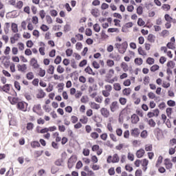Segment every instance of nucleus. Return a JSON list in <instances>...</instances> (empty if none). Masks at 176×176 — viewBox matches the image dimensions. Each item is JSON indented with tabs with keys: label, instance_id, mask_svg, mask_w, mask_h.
I'll return each instance as SVG.
<instances>
[{
	"label": "nucleus",
	"instance_id": "obj_1",
	"mask_svg": "<svg viewBox=\"0 0 176 176\" xmlns=\"http://www.w3.org/2000/svg\"><path fill=\"white\" fill-rule=\"evenodd\" d=\"M25 104H26V105H28V104H27V103H25ZM25 104L24 103V102H19L16 104V107L20 111H23L24 112H25V111H27V109H24Z\"/></svg>",
	"mask_w": 176,
	"mask_h": 176
},
{
	"label": "nucleus",
	"instance_id": "obj_2",
	"mask_svg": "<svg viewBox=\"0 0 176 176\" xmlns=\"http://www.w3.org/2000/svg\"><path fill=\"white\" fill-rule=\"evenodd\" d=\"M131 123H133V124H137L138 122H140V117H138L137 114H133L131 116Z\"/></svg>",
	"mask_w": 176,
	"mask_h": 176
},
{
	"label": "nucleus",
	"instance_id": "obj_3",
	"mask_svg": "<svg viewBox=\"0 0 176 176\" xmlns=\"http://www.w3.org/2000/svg\"><path fill=\"white\" fill-rule=\"evenodd\" d=\"M100 113L102 116H104V118H108L109 116V110H107V108H102L100 109Z\"/></svg>",
	"mask_w": 176,
	"mask_h": 176
},
{
	"label": "nucleus",
	"instance_id": "obj_4",
	"mask_svg": "<svg viewBox=\"0 0 176 176\" xmlns=\"http://www.w3.org/2000/svg\"><path fill=\"white\" fill-rule=\"evenodd\" d=\"M30 64H31L32 67H34V69L39 68V65L38 64V60H36V59H35V58H33L31 59Z\"/></svg>",
	"mask_w": 176,
	"mask_h": 176
},
{
	"label": "nucleus",
	"instance_id": "obj_5",
	"mask_svg": "<svg viewBox=\"0 0 176 176\" xmlns=\"http://www.w3.org/2000/svg\"><path fill=\"white\" fill-rule=\"evenodd\" d=\"M145 155V151L143 148H140L136 152V156L138 159H141Z\"/></svg>",
	"mask_w": 176,
	"mask_h": 176
},
{
	"label": "nucleus",
	"instance_id": "obj_6",
	"mask_svg": "<svg viewBox=\"0 0 176 176\" xmlns=\"http://www.w3.org/2000/svg\"><path fill=\"white\" fill-rule=\"evenodd\" d=\"M118 102L117 101H114L111 103V104L110 105V109L111 111V112H115V111H116V109H118Z\"/></svg>",
	"mask_w": 176,
	"mask_h": 176
},
{
	"label": "nucleus",
	"instance_id": "obj_7",
	"mask_svg": "<svg viewBox=\"0 0 176 176\" xmlns=\"http://www.w3.org/2000/svg\"><path fill=\"white\" fill-rule=\"evenodd\" d=\"M91 14L94 17H98L100 16V10L98 8H94L91 10Z\"/></svg>",
	"mask_w": 176,
	"mask_h": 176
},
{
	"label": "nucleus",
	"instance_id": "obj_8",
	"mask_svg": "<svg viewBox=\"0 0 176 176\" xmlns=\"http://www.w3.org/2000/svg\"><path fill=\"white\" fill-rule=\"evenodd\" d=\"M74 164H75V161H74V157H71L68 160V162H67L68 168H72V167H74Z\"/></svg>",
	"mask_w": 176,
	"mask_h": 176
},
{
	"label": "nucleus",
	"instance_id": "obj_9",
	"mask_svg": "<svg viewBox=\"0 0 176 176\" xmlns=\"http://www.w3.org/2000/svg\"><path fill=\"white\" fill-rule=\"evenodd\" d=\"M85 72L87 74H89V75H93L94 76V75H96V73L93 72V69H91V67H90V66H87L85 69Z\"/></svg>",
	"mask_w": 176,
	"mask_h": 176
},
{
	"label": "nucleus",
	"instance_id": "obj_10",
	"mask_svg": "<svg viewBox=\"0 0 176 176\" xmlns=\"http://www.w3.org/2000/svg\"><path fill=\"white\" fill-rule=\"evenodd\" d=\"M131 134L133 137H138L140 135V131L138 129L135 128L131 131Z\"/></svg>",
	"mask_w": 176,
	"mask_h": 176
},
{
	"label": "nucleus",
	"instance_id": "obj_11",
	"mask_svg": "<svg viewBox=\"0 0 176 176\" xmlns=\"http://www.w3.org/2000/svg\"><path fill=\"white\" fill-rule=\"evenodd\" d=\"M18 71H20L21 72H24L25 70H27V65H17Z\"/></svg>",
	"mask_w": 176,
	"mask_h": 176
},
{
	"label": "nucleus",
	"instance_id": "obj_12",
	"mask_svg": "<svg viewBox=\"0 0 176 176\" xmlns=\"http://www.w3.org/2000/svg\"><path fill=\"white\" fill-rule=\"evenodd\" d=\"M11 28H12V32H14V34H16V32H19V27L16 23H12L11 25Z\"/></svg>",
	"mask_w": 176,
	"mask_h": 176
},
{
	"label": "nucleus",
	"instance_id": "obj_13",
	"mask_svg": "<svg viewBox=\"0 0 176 176\" xmlns=\"http://www.w3.org/2000/svg\"><path fill=\"white\" fill-rule=\"evenodd\" d=\"M45 96H46V93L43 89H40L38 94L36 95V98H44Z\"/></svg>",
	"mask_w": 176,
	"mask_h": 176
},
{
	"label": "nucleus",
	"instance_id": "obj_14",
	"mask_svg": "<svg viewBox=\"0 0 176 176\" xmlns=\"http://www.w3.org/2000/svg\"><path fill=\"white\" fill-rule=\"evenodd\" d=\"M120 160V158L119 157V155H118V153H116L113 155L112 163H119Z\"/></svg>",
	"mask_w": 176,
	"mask_h": 176
},
{
	"label": "nucleus",
	"instance_id": "obj_15",
	"mask_svg": "<svg viewBox=\"0 0 176 176\" xmlns=\"http://www.w3.org/2000/svg\"><path fill=\"white\" fill-rule=\"evenodd\" d=\"M30 145L32 146V148H39V146H41V144L39 143V142L38 141H33L30 143Z\"/></svg>",
	"mask_w": 176,
	"mask_h": 176
},
{
	"label": "nucleus",
	"instance_id": "obj_16",
	"mask_svg": "<svg viewBox=\"0 0 176 176\" xmlns=\"http://www.w3.org/2000/svg\"><path fill=\"white\" fill-rule=\"evenodd\" d=\"M121 68H122L124 72H127V71H129V65L124 62L121 63Z\"/></svg>",
	"mask_w": 176,
	"mask_h": 176
},
{
	"label": "nucleus",
	"instance_id": "obj_17",
	"mask_svg": "<svg viewBox=\"0 0 176 176\" xmlns=\"http://www.w3.org/2000/svg\"><path fill=\"white\" fill-rule=\"evenodd\" d=\"M134 62L135 64H137V65H142L144 60L141 58H135Z\"/></svg>",
	"mask_w": 176,
	"mask_h": 176
},
{
	"label": "nucleus",
	"instance_id": "obj_18",
	"mask_svg": "<svg viewBox=\"0 0 176 176\" xmlns=\"http://www.w3.org/2000/svg\"><path fill=\"white\" fill-rule=\"evenodd\" d=\"M147 39L151 43H155V35L152 34H148Z\"/></svg>",
	"mask_w": 176,
	"mask_h": 176
},
{
	"label": "nucleus",
	"instance_id": "obj_19",
	"mask_svg": "<svg viewBox=\"0 0 176 176\" xmlns=\"http://www.w3.org/2000/svg\"><path fill=\"white\" fill-rule=\"evenodd\" d=\"M122 93L124 96H130L131 93V89L130 88H125L123 91Z\"/></svg>",
	"mask_w": 176,
	"mask_h": 176
},
{
	"label": "nucleus",
	"instance_id": "obj_20",
	"mask_svg": "<svg viewBox=\"0 0 176 176\" xmlns=\"http://www.w3.org/2000/svg\"><path fill=\"white\" fill-rule=\"evenodd\" d=\"M94 31H95V32H100V31H101V27H100V25H98V23H96L94 25Z\"/></svg>",
	"mask_w": 176,
	"mask_h": 176
},
{
	"label": "nucleus",
	"instance_id": "obj_21",
	"mask_svg": "<svg viewBox=\"0 0 176 176\" xmlns=\"http://www.w3.org/2000/svg\"><path fill=\"white\" fill-rule=\"evenodd\" d=\"M10 90V85L9 84H6L5 85L3 86V91L5 93H8Z\"/></svg>",
	"mask_w": 176,
	"mask_h": 176
},
{
	"label": "nucleus",
	"instance_id": "obj_22",
	"mask_svg": "<svg viewBox=\"0 0 176 176\" xmlns=\"http://www.w3.org/2000/svg\"><path fill=\"white\" fill-rule=\"evenodd\" d=\"M91 108H92L93 109H100V104L92 102H91Z\"/></svg>",
	"mask_w": 176,
	"mask_h": 176
},
{
	"label": "nucleus",
	"instance_id": "obj_23",
	"mask_svg": "<svg viewBox=\"0 0 176 176\" xmlns=\"http://www.w3.org/2000/svg\"><path fill=\"white\" fill-rule=\"evenodd\" d=\"M38 75L41 78H43V76H45V75H46V70L43 69L41 67H40L39 68Z\"/></svg>",
	"mask_w": 176,
	"mask_h": 176
},
{
	"label": "nucleus",
	"instance_id": "obj_24",
	"mask_svg": "<svg viewBox=\"0 0 176 176\" xmlns=\"http://www.w3.org/2000/svg\"><path fill=\"white\" fill-rule=\"evenodd\" d=\"M113 87L116 91H120V90H122V87L120 86V84H119V83L113 84Z\"/></svg>",
	"mask_w": 176,
	"mask_h": 176
},
{
	"label": "nucleus",
	"instance_id": "obj_25",
	"mask_svg": "<svg viewBox=\"0 0 176 176\" xmlns=\"http://www.w3.org/2000/svg\"><path fill=\"white\" fill-rule=\"evenodd\" d=\"M9 28H10V24L9 23H6V26L4 28V32L8 35L9 34Z\"/></svg>",
	"mask_w": 176,
	"mask_h": 176
},
{
	"label": "nucleus",
	"instance_id": "obj_26",
	"mask_svg": "<svg viewBox=\"0 0 176 176\" xmlns=\"http://www.w3.org/2000/svg\"><path fill=\"white\" fill-rule=\"evenodd\" d=\"M146 63L148 64L149 65H152L155 64V59L151 57H148L146 59Z\"/></svg>",
	"mask_w": 176,
	"mask_h": 176
},
{
	"label": "nucleus",
	"instance_id": "obj_27",
	"mask_svg": "<svg viewBox=\"0 0 176 176\" xmlns=\"http://www.w3.org/2000/svg\"><path fill=\"white\" fill-rule=\"evenodd\" d=\"M14 86L15 89L18 90V91H20L21 90V86H20V82H19V81H15L14 83Z\"/></svg>",
	"mask_w": 176,
	"mask_h": 176
},
{
	"label": "nucleus",
	"instance_id": "obj_28",
	"mask_svg": "<svg viewBox=\"0 0 176 176\" xmlns=\"http://www.w3.org/2000/svg\"><path fill=\"white\" fill-rule=\"evenodd\" d=\"M159 65H154L150 68V71H151V72H156V71L159 70Z\"/></svg>",
	"mask_w": 176,
	"mask_h": 176
},
{
	"label": "nucleus",
	"instance_id": "obj_29",
	"mask_svg": "<svg viewBox=\"0 0 176 176\" xmlns=\"http://www.w3.org/2000/svg\"><path fill=\"white\" fill-rule=\"evenodd\" d=\"M26 78L28 80H32L34 79V74L32 72H28L26 74Z\"/></svg>",
	"mask_w": 176,
	"mask_h": 176
},
{
	"label": "nucleus",
	"instance_id": "obj_30",
	"mask_svg": "<svg viewBox=\"0 0 176 176\" xmlns=\"http://www.w3.org/2000/svg\"><path fill=\"white\" fill-rule=\"evenodd\" d=\"M138 25H139V27H142L143 25H145V21H144L142 18H139L138 20Z\"/></svg>",
	"mask_w": 176,
	"mask_h": 176
},
{
	"label": "nucleus",
	"instance_id": "obj_31",
	"mask_svg": "<svg viewBox=\"0 0 176 176\" xmlns=\"http://www.w3.org/2000/svg\"><path fill=\"white\" fill-rule=\"evenodd\" d=\"M166 65L168 68H174V67H175V63H174L173 60H170L167 63Z\"/></svg>",
	"mask_w": 176,
	"mask_h": 176
},
{
	"label": "nucleus",
	"instance_id": "obj_32",
	"mask_svg": "<svg viewBox=\"0 0 176 176\" xmlns=\"http://www.w3.org/2000/svg\"><path fill=\"white\" fill-rule=\"evenodd\" d=\"M171 113H173V109L171 107H168L166 109V114L168 118H171Z\"/></svg>",
	"mask_w": 176,
	"mask_h": 176
},
{
	"label": "nucleus",
	"instance_id": "obj_33",
	"mask_svg": "<svg viewBox=\"0 0 176 176\" xmlns=\"http://www.w3.org/2000/svg\"><path fill=\"white\" fill-rule=\"evenodd\" d=\"M85 35H87V36H91V35H93V32L91 31V29L87 28L85 30Z\"/></svg>",
	"mask_w": 176,
	"mask_h": 176
},
{
	"label": "nucleus",
	"instance_id": "obj_34",
	"mask_svg": "<svg viewBox=\"0 0 176 176\" xmlns=\"http://www.w3.org/2000/svg\"><path fill=\"white\" fill-rule=\"evenodd\" d=\"M48 74H50L51 75H53L54 74V66L50 65V67L47 70Z\"/></svg>",
	"mask_w": 176,
	"mask_h": 176
},
{
	"label": "nucleus",
	"instance_id": "obj_35",
	"mask_svg": "<svg viewBox=\"0 0 176 176\" xmlns=\"http://www.w3.org/2000/svg\"><path fill=\"white\" fill-rule=\"evenodd\" d=\"M137 13L139 15L142 14L143 12H144V9L142 8V6H140L138 7L137 10H136Z\"/></svg>",
	"mask_w": 176,
	"mask_h": 176
},
{
	"label": "nucleus",
	"instance_id": "obj_36",
	"mask_svg": "<svg viewBox=\"0 0 176 176\" xmlns=\"http://www.w3.org/2000/svg\"><path fill=\"white\" fill-rule=\"evenodd\" d=\"M119 102L121 105H126V102H127V99H126L125 98H120Z\"/></svg>",
	"mask_w": 176,
	"mask_h": 176
},
{
	"label": "nucleus",
	"instance_id": "obj_37",
	"mask_svg": "<svg viewBox=\"0 0 176 176\" xmlns=\"http://www.w3.org/2000/svg\"><path fill=\"white\" fill-rule=\"evenodd\" d=\"M138 52L139 54H140V56H146V53H145L144 50H142V47H140L138 48Z\"/></svg>",
	"mask_w": 176,
	"mask_h": 176
},
{
	"label": "nucleus",
	"instance_id": "obj_38",
	"mask_svg": "<svg viewBox=\"0 0 176 176\" xmlns=\"http://www.w3.org/2000/svg\"><path fill=\"white\" fill-rule=\"evenodd\" d=\"M148 123L151 127H155V126H156V122L155 120H153V119H150Z\"/></svg>",
	"mask_w": 176,
	"mask_h": 176
},
{
	"label": "nucleus",
	"instance_id": "obj_39",
	"mask_svg": "<svg viewBox=\"0 0 176 176\" xmlns=\"http://www.w3.org/2000/svg\"><path fill=\"white\" fill-rule=\"evenodd\" d=\"M80 122L82 123V124H86L88 122V118L86 116H83L82 118L80 119Z\"/></svg>",
	"mask_w": 176,
	"mask_h": 176
},
{
	"label": "nucleus",
	"instance_id": "obj_40",
	"mask_svg": "<svg viewBox=\"0 0 176 176\" xmlns=\"http://www.w3.org/2000/svg\"><path fill=\"white\" fill-rule=\"evenodd\" d=\"M56 71L57 72H58V74H63L64 71H65V69H64V67H61V65H58Z\"/></svg>",
	"mask_w": 176,
	"mask_h": 176
},
{
	"label": "nucleus",
	"instance_id": "obj_41",
	"mask_svg": "<svg viewBox=\"0 0 176 176\" xmlns=\"http://www.w3.org/2000/svg\"><path fill=\"white\" fill-rule=\"evenodd\" d=\"M166 47H168V49H171L172 50H174V49H175V47L174 46V43L169 42L166 44Z\"/></svg>",
	"mask_w": 176,
	"mask_h": 176
},
{
	"label": "nucleus",
	"instance_id": "obj_42",
	"mask_svg": "<svg viewBox=\"0 0 176 176\" xmlns=\"http://www.w3.org/2000/svg\"><path fill=\"white\" fill-rule=\"evenodd\" d=\"M167 105H168V107H175V101L169 100L167 101Z\"/></svg>",
	"mask_w": 176,
	"mask_h": 176
},
{
	"label": "nucleus",
	"instance_id": "obj_43",
	"mask_svg": "<svg viewBox=\"0 0 176 176\" xmlns=\"http://www.w3.org/2000/svg\"><path fill=\"white\" fill-rule=\"evenodd\" d=\"M41 30L43 31L44 32H46V31H49V27L45 24H43L41 26Z\"/></svg>",
	"mask_w": 176,
	"mask_h": 176
},
{
	"label": "nucleus",
	"instance_id": "obj_44",
	"mask_svg": "<svg viewBox=\"0 0 176 176\" xmlns=\"http://www.w3.org/2000/svg\"><path fill=\"white\" fill-rule=\"evenodd\" d=\"M128 46H129V44H127V41H124L121 44V48L124 49V51L127 50Z\"/></svg>",
	"mask_w": 176,
	"mask_h": 176
},
{
	"label": "nucleus",
	"instance_id": "obj_45",
	"mask_svg": "<svg viewBox=\"0 0 176 176\" xmlns=\"http://www.w3.org/2000/svg\"><path fill=\"white\" fill-rule=\"evenodd\" d=\"M72 53H74V51L71 49L66 50V56L67 57H71L72 56Z\"/></svg>",
	"mask_w": 176,
	"mask_h": 176
},
{
	"label": "nucleus",
	"instance_id": "obj_46",
	"mask_svg": "<svg viewBox=\"0 0 176 176\" xmlns=\"http://www.w3.org/2000/svg\"><path fill=\"white\" fill-rule=\"evenodd\" d=\"M107 64L108 67H113L115 65V62L111 59L107 60Z\"/></svg>",
	"mask_w": 176,
	"mask_h": 176
},
{
	"label": "nucleus",
	"instance_id": "obj_47",
	"mask_svg": "<svg viewBox=\"0 0 176 176\" xmlns=\"http://www.w3.org/2000/svg\"><path fill=\"white\" fill-rule=\"evenodd\" d=\"M91 138H94V140H97V138H98V137H100V135H98L97 133V132H92L91 133Z\"/></svg>",
	"mask_w": 176,
	"mask_h": 176
},
{
	"label": "nucleus",
	"instance_id": "obj_48",
	"mask_svg": "<svg viewBox=\"0 0 176 176\" xmlns=\"http://www.w3.org/2000/svg\"><path fill=\"white\" fill-rule=\"evenodd\" d=\"M61 56H57L56 59L54 60V63L58 65L61 63Z\"/></svg>",
	"mask_w": 176,
	"mask_h": 176
},
{
	"label": "nucleus",
	"instance_id": "obj_49",
	"mask_svg": "<svg viewBox=\"0 0 176 176\" xmlns=\"http://www.w3.org/2000/svg\"><path fill=\"white\" fill-rule=\"evenodd\" d=\"M24 97L28 100V101H31V100H32V96H31V94L29 93H25L24 94Z\"/></svg>",
	"mask_w": 176,
	"mask_h": 176
},
{
	"label": "nucleus",
	"instance_id": "obj_50",
	"mask_svg": "<svg viewBox=\"0 0 176 176\" xmlns=\"http://www.w3.org/2000/svg\"><path fill=\"white\" fill-rule=\"evenodd\" d=\"M12 105H15V104H17L19 102V98H12V101L10 102Z\"/></svg>",
	"mask_w": 176,
	"mask_h": 176
},
{
	"label": "nucleus",
	"instance_id": "obj_51",
	"mask_svg": "<svg viewBox=\"0 0 176 176\" xmlns=\"http://www.w3.org/2000/svg\"><path fill=\"white\" fill-rule=\"evenodd\" d=\"M27 130H32L34 129V124L32 122H29L27 124Z\"/></svg>",
	"mask_w": 176,
	"mask_h": 176
},
{
	"label": "nucleus",
	"instance_id": "obj_52",
	"mask_svg": "<svg viewBox=\"0 0 176 176\" xmlns=\"http://www.w3.org/2000/svg\"><path fill=\"white\" fill-rule=\"evenodd\" d=\"M164 19H165L166 21H168V23H170V21H171L173 20V18L171 16H170V14H165Z\"/></svg>",
	"mask_w": 176,
	"mask_h": 176
},
{
	"label": "nucleus",
	"instance_id": "obj_53",
	"mask_svg": "<svg viewBox=\"0 0 176 176\" xmlns=\"http://www.w3.org/2000/svg\"><path fill=\"white\" fill-rule=\"evenodd\" d=\"M42 153H43V151H36L34 152L36 157H39L40 156H42Z\"/></svg>",
	"mask_w": 176,
	"mask_h": 176
},
{
	"label": "nucleus",
	"instance_id": "obj_54",
	"mask_svg": "<svg viewBox=\"0 0 176 176\" xmlns=\"http://www.w3.org/2000/svg\"><path fill=\"white\" fill-rule=\"evenodd\" d=\"M26 46L27 47H32V46H34V43L32 42V41L28 40L26 42Z\"/></svg>",
	"mask_w": 176,
	"mask_h": 176
},
{
	"label": "nucleus",
	"instance_id": "obj_55",
	"mask_svg": "<svg viewBox=\"0 0 176 176\" xmlns=\"http://www.w3.org/2000/svg\"><path fill=\"white\" fill-rule=\"evenodd\" d=\"M50 14L52 17H56L58 13L57 12V10H50Z\"/></svg>",
	"mask_w": 176,
	"mask_h": 176
},
{
	"label": "nucleus",
	"instance_id": "obj_56",
	"mask_svg": "<svg viewBox=\"0 0 176 176\" xmlns=\"http://www.w3.org/2000/svg\"><path fill=\"white\" fill-rule=\"evenodd\" d=\"M32 21L33 24H38V23H39V19H38V16H35L32 17Z\"/></svg>",
	"mask_w": 176,
	"mask_h": 176
},
{
	"label": "nucleus",
	"instance_id": "obj_57",
	"mask_svg": "<svg viewBox=\"0 0 176 176\" xmlns=\"http://www.w3.org/2000/svg\"><path fill=\"white\" fill-rule=\"evenodd\" d=\"M82 167H83V164L81 161H78L76 164V168L79 170L80 168H82Z\"/></svg>",
	"mask_w": 176,
	"mask_h": 176
},
{
	"label": "nucleus",
	"instance_id": "obj_58",
	"mask_svg": "<svg viewBox=\"0 0 176 176\" xmlns=\"http://www.w3.org/2000/svg\"><path fill=\"white\" fill-rule=\"evenodd\" d=\"M87 64V60L84 59L79 63V67H85Z\"/></svg>",
	"mask_w": 176,
	"mask_h": 176
},
{
	"label": "nucleus",
	"instance_id": "obj_59",
	"mask_svg": "<svg viewBox=\"0 0 176 176\" xmlns=\"http://www.w3.org/2000/svg\"><path fill=\"white\" fill-rule=\"evenodd\" d=\"M167 61V58L164 56H161L160 58V64H164Z\"/></svg>",
	"mask_w": 176,
	"mask_h": 176
},
{
	"label": "nucleus",
	"instance_id": "obj_60",
	"mask_svg": "<svg viewBox=\"0 0 176 176\" xmlns=\"http://www.w3.org/2000/svg\"><path fill=\"white\" fill-rule=\"evenodd\" d=\"M145 151H146V152L152 151V144H146L145 146Z\"/></svg>",
	"mask_w": 176,
	"mask_h": 176
},
{
	"label": "nucleus",
	"instance_id": "obj_61",
	"mask_svg": "<svg viewBox=\"0 0 176 176\" xmlns=\"http://www.w3.org/2000/svg\"><path fill=\"white\" fill-rule=\"evenodd\" d=\"M109 175H115V168H110L108 170Z\"/></svg>",
	"mask_w": 176,
	"mask_h": 176
},
{
	"label": "nucleus",
	"instance_id": "obj_62",
	"mask_svg": "<svg viewBox=\"0 0 176 176\" xmlns=\"http://www.w3.org/2000/svg\"><path fill=\"white\" fill-rule=\"evenodd\" d=\"M57 171H58V168L56 167V166H52L51 168V173L52 174H56V173H57Z\"/></svg>",
	"mask_w": 176,
	"mask_h": 176
},
{
	"label": "nucleus",
	"instance_id": "obj_63",
	"mask_svg": "<svg viewBox=\"0 0 176 176\" xmlns=\"http://www.w3.org/2000/svg\"><path fill=\"white\" fill-rule=\"evenodd\" d=\"M65 112H68V113H71L72 112V107L71 106H67L65 108Z\"/></svg>",
	"mask_w": 176,
	"mask_h": 176
},
{
	"label": "nucleus",
	"instance_id": "obj_64",
	"mask_svg": "<svg viewBox=\"0 0 176 176\" xmlns=\"http://www.w3.org/2000/svg\"><path fill=\"white\" fill-rule=\"evenodd\" d=\"M16 8H17L18 9H21V8H23V1H19L16 6Z\"/></svg>",
	"mask_w": 176,
	"mask_h": 176
}]
</instances>
